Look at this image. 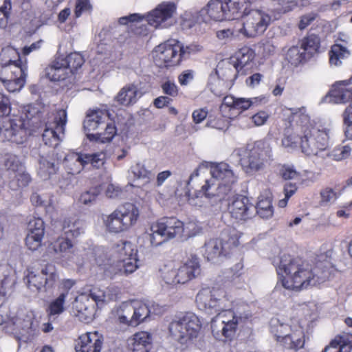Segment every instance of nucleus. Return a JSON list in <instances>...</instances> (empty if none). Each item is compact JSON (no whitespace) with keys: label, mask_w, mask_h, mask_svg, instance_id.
I'll return each instance as SVG.
<instances>
[{"label":"nucleus","mask_w":352,"mask_h":352,"mask_svg":"<svg viewBox=\"0 0 352 352\" xmlns=\"http://www.w3.org/2000/svg\"><path fill=\"white\" fill-rule=\"evenodd\" d=\"M277 284L292 292H300L309 286L316 285L323 280L326 270L309 264L300 257L284 256L281 258L278 269Z\"/></svg>","instance_id":"1"},{"label":"nucleus","mask_w":352,"mask_h":352,"mask_svg":"<svg viewBox=\"0 0 352 352\" xmlns=\"http://www.w3.org/2000/svg\"><path fill=\"white\" fill-rule=\"evenodd\" d=\"M210 168V174L214 179H206L205 184L199 190L193 194H188V202L190 205L201 207L203 204L201 199L206 197L211 199L219 196L221 190L224 188V192L230 191L232 186L236 182L237 177L230 169L227 163H201L190 175L188 184L192 181L194 177H198L199 171L203 168Z\"/></svg>","instance_id":"2"},{"label":"nucleus","mask_w":352,"mask_h":352,"mask_svg":"<svg viewBox=\"0 0 352 352\" xmlns=\"http://www.w3.org/2000/svg\"><path fill=\"white\" fill-rule=\"evenodd\" d=\"M168 333L173 340L188 347L203 340L202 323L192 312L177 316L168 324Z\"/></svg>","instance_id":"3"},{"label":"nucleus","mask_w":352,"mask_h":352,"mask_svg":"<svg viewBox=\"0 0 352 352\" xmlns=\"http://www.w3.org/2000/svg\"><path fill=\"white\" fill-rule=\"evenodd\" d=\"M111 252L113 263H122L123 269H116L113 263H111V258H107L105 263L101 261L99 256L96 258V263L100 267H102L105 273L110 272L111 274H116L119 272L122 274L128 275L138 269V250L131 242L122 240L112 247Z\"/></svg>","instance_id":"4"},{"label":"nucleus","mask_w":352,"mask_h":352,"mask_svg":"<svg viewBox=\"0 0 352 352\" xmlns=\"http://www.w3.org/2000/svg\"><path fill=\"white\" fill-rule=\"evenodd\" d=\"M32 133L31 120L26 114L0 117V140L16 145L26 143Z\"/></svg>","instance_id":"5"},{"label":"nucleus","mask_w":352,"mask_h":352,"mask_svg":"<svg viewBox=\"0 0 352 352\" xmlns=\"http://www.w3.org/2000/svg\"><path fill=\"white\" fill-rule=\"evenodd\" d=\"M239 164L246 173H253L261 170L265 161L272 157V148L264 140L248 144L236 150Z\"/></svg>","instance_id":"6"},{"label":"nucleus","mask_w":352,"mask_h":352,"mask_svg":"<svg viewBox=\"0 0 352 352\" xmlns=\"http://www.w3.org/2000/svg\"><path fill=\"white\" fill-rule=\"evenodd\" d=\"M239 245V236L234 230H223L219 236L207 241L204 246V256L208 261L226 258Z\"/></svg>","instance_id":"7"},{"label":"nucleus","mask_w":352,"mask_h":352,"mask_svg":"<svg viewBox=\"0 0 352 352\" xmlns=\"http://www.w3.org/2000/svg\"><path fill=\"white\" fill-rule=\"evenodd\" d=\"M248 316H238L232 309L222 310L211 320V330L215 339L222 342L232 341L240 323L244 322Z\"/></svg>","instance_id":"8"},{"label":"nucleus","mask_w":352,"mask_h":352,"mask_svg":"<svg viewBox=\"0 0 352 352\" xmlns=\"http://www.w3.org/2000/svg\"><path fill=\"white\" fill-rule=\"evenodd\" d=\"M149 240L153 246L179 236L184 232L183 221L175 217H164L153 223Z\"/></svg>","instance_id":"9"},{"label":"nucleus","mask_w":352,"mask_h":352,"mask_svg":"<svg viewBox=\"0 0 352 352\" xmlns=\"http://www.w3.org/2000/svg\"><path fill=\"white\" fill-rule=\"evenodd\" d=\"M270 332L279 345L285 349L297 351L305 346L304 332L300 329H292L290 325L280 322L278 318L271 320Z\"/></svg>","instance_id":"10"},{"label":"nucleus","mask_w":352,"mask_h":352,"mask_svg":"<svg viewBox=\"0 0 352 352\" xmlns=\"http://www.w3.org/2000/svg\"><path fill=\"white\" fill-rule=\"evenodd\" d=\"M58 278V272L55 265L47 263L40 271L28 270L24 280L30 290L41 293L47 292L54 289Z\"/></svg>","instance_id":"11"},{"label":"nucleus","mask_w":352,"mask_h":352,"mask_svg":"<svg viewBox=\"0 0 352 352\" xmlns=\"http://www.w3.org/2000/svg\"><path fill=\"white\" fill-rule=\"evenodd\" d=\"M201 273L199 257L191 254L179 267L162 270V278L168 285L185 284L195 278Z\"/></svg>","instance_id":"12"},{"label":"nucleus","mask_w":352,"mask_h":352,"mask_svg":"<svg viewBox=\"0 0 352 352\" xmlns=\"http://www.w3.org/2000/svg\"><path fill=\"white\" fill-rule=\"evenodd\" d=\"M28 67L20 58L9 60L0 67V80L9 92L19 91L26 82Z\"/></svg>","instance_id":"13"},{"label":"nucleus","mask_w":352,"mask_h":352,"mask_svg":"<svg viewBox=\"0 0 352 352\" xmlns=\"http://www.w3.org/2000/svg\"><path fill=\"white\" fill-rule=\"evenodd\" d=\"M329 144V130L320 129L316 125L309 124L302 132L300 148L303 153L316 155L319 152L327 148Z\"/></svg>","instance_id":"14"},{"label":"nucleus","mask_w":352,"mask_h":352,"mask_svg":"<svg viewBox=\"0 0 352 352\" xmlns=\"http://www.w3.org/2000/svg\"><path fill=\"white\" fill-rule=\"evenodd\" d=\"M228 301L226 292L221 287H203L197 293L195 302L199 309L210 313L223 310Z\"/></svg>","instance_id":"15"},{"label":"nucleus","mask_w":352,"mask_h":352,"mask_svg":"<svg viewBox=\"0 0 352 352\" xmlns=\"http://www.w3.org/2000/svg\"><path fill=\"white\" fill-rule=\"evenodd\" d=\"M179 40L170 38L155 47L153 58L155 65L160 68L169 69L182 64L179 54Z\"/></svg>","instance_id":"16"},{"label":"nucleus","mask_w":352,"mask_h":352,"mask_svg":"<svg viewBox=\"0 0 352 352\" xmlns=\"http://www.w3.org/2000/svg\"><path fill=\"white\" fill-rule=\"evenodd\" d=\"M270 14L260 10H252L243 16V26L239 32L248 38L263 34L271 23Z\"/></svg>","instance_id":"17"},{"label":"nucleus","mask_w":352,"mask_h":352,"mask_svg":"<svg viewBox=\"0 0 352 352\" xmlns=\"http://www.w3.org/2000/svg\"><path fill=\"white\" fill-rule=\"evenodd\" d=\"M176 10L175 3L162 2L147 14L146 21L155 28H168L172 25V19Z\"/></svg>","instance_id":"18"},{"label":"nucleus","mask_w":352,"mask_h":352,"mask_svg":"<svg viewBox=\"0 0 352 352\" xmlns=\"http://www.w3.org/2000/svg\"><path fill=\"white\" fill-rule=\"evenodd\" d=\"M67 123V112L64 109H59L56 112L52 126H46L43 133V140L46 145L56 147L60 140V135H63Z\"/></svg>","instance_id":"19"},{"label":"nucleus","mask_w":352,"mask_h":352,"mask_svg":"<svg viewBox=\"0 0 352 352\" xmlns=\"http://www.w3.org/2000/svg\"><path fill=\"white\" fill-rule=\"evenodd\" d=\"M228 210L232 218L246 221L254 216L255 206L248 197L240 195L234 197L229 203Z\"/></svg>","instance_id":"20"},{"label":"nucleus","mask_w":352,"mask_h":352,"mask_svg":"<svg viewBox=\"0 0 352 352\" xmlns=\"http://www.w3.org/2000/svg\"><path fill=\"white\" fill-rule=\"evenodd\" d=\"M283 121L286 129H292L298 131V129L300 128L301 133L305 128L311 124L310 118L304 107L286 109L283 113Z\"/></svg>","instance_id":"21"},{"label":"nucleus","mask_w":352,"mask_h":352,"mask_svg":"<svg viewBox=\"0 0 352 352\" xmlns=\"http://www.w3.org/2000/svg\"><path fill=\"white\" fill-rule=\"evenodd\" d=\"M45 223L40 217H34L28 223V232L25 239L26 247L31 251L38 250L45 235Z\"/></svg>","instance_id":"22"},{"label":"nucleus","mask_w":352,"mask_h":352,"mask_svg":"<svg viewBox=\"0 0 352 352\" xmlns=\"http://www.w3.org/2000/svg\"><path fill=\"white\" fill-rule=\"evenodd\" d=\"M255 51L248 46H243L235 52L233 67L242 76H246L253 71L255 65Z\"/></svg>","instance_id":"23"},{"label":"nucleus","mask_w":352,"mask_h":352,"mask_svg":"<svg viewBox=\"0 0 352 352\" xmlns=\"http://www.w3.org/2000/svg\"><path fill=\"white\" fill-rule=\"evenodd\" d=\"M103 344V336L98 331L86 332L76 340V352H100Z\"/></svg>","instance_id":"24"},{"label":"nucleus","mask_w":352,"mask_h":352,"mask_svg":"<svg viewBox=\"0 0 352 352\" xmlns=\"http://www.w3.org/2000/svg\"><path fill=\"white\" fill-rule=\"evenodd\" d=\"M111 113L107 109H97L89 111L83 122V127L86 132L103 129L105 122L110 118Z\"/></svg>","instance_id":"25"},{"label":"nucleus","mask_w":352,"mask_h":352,"mask_svg":"<svg viewBox=\"0 0 352 352\" xmlns=\"http://www.w3.org/2000/svg\"><path fill=\"white\" fill-rule=\"evenodd\" d=\"M135 317L132 320V324L137 327L144 322L151 314H157L160 312L161 307L150 300H134Z\"/></svg>","instance_id":"26"},{"label":"nucleus","mask_w":352,"mask_h":352,"mask_svg":"<svg viewBox=\"0 0 352 352\" xmlns=\"http://www.w3.org/2000/svg\"><path fill=\"white\" fill-rule=\"evenodd\" d=\"M128 347L131 352H150L153 347V339L151 333L139 331L128 339Z\"/></svg>","instance_id":"27"},{"label":"nucleus","mask_w":352,"mask_h":352,"mask_svg":"<svg viewBox=\"0 0 352 352\" xmlns=\"http://www.w3.org/2000/svg\"><path fill=\"white\" fill-rule=\"evenodd\" d=\"M116 211L127 230L137 223L140 217L139 208L132 203H124L117 208Z\"/></svg>","instance_id":"28"},{"label":"nucleus","mask_w":352,"mask_h":352,"mask_svg":"<svg viewBox=\"0 0 352 352\" xmlns=\"http://www.w3.org/2000/svg\"><path fill=\"white\" fill-rule=\"evenodd\" d=\"M321 38L318 34L308 32L298 41V45L310 59L321 52Z\"/></svg>","instance_id":"29"},{"label":"nucleus","mask_w":352,"mask_h":352,"mask_svg":"<svg viewBox=\"0 0 352 352\" xmlns=\"http://www.w3.org/2000/svg\"><path fill=\"white\" fill-rule=\"evenodd\" d=\"M224 5L223 0H210L201 12L202 14H207L208 19L213 21H222L228 20Z\"/></svg>","instance_id":"30"},{"label":"nucleus","mask_w":352,"mask_h":352,"mask_svg":"<svg viewBox=\"0 0 352 352\" xmlns=\"http://www.w3.org/2000/svg\"><path fill=\"white\" fill-rule=\"evenodd\" d=\"M83 153L70 152L66 155L63 160V166L68 174L80 173L85 167Z\"/></svg>","instance_id":"31"},{"label":"nucleus","mask_w":352,"mask_h":352,"mask_svg":"<svg viewBox=\"0 0 352 352\" xmlns=\"http://www.w3.org/2000/svg\"><path fill=\"white\" fill-rule=\"evenodd\" d=\"M139 90L138 86L133 83L123 87L115 96L114 100L120 105L130 106L138 100Z\"/></svg>","instance_id":"32"},{"label":"nucleus","mask_w":352,"mask_h":352,"mask_svg":"<svg viewBox=\"0 0 352 352\" xmlns=\"http://www.w3.org/2000/svg\"><path fill=\"white\" fill-rule=\"evenodd\" d=\"M85 63L82 55L78 52H72L68 55L56 57V65H63L66 70L74 74Z\"/></svg>","instance_id":"33"},{"label":"nucleus","mask_w":352,"mask_h":352,"mask_svg":"<svg viewBox=\"0 0 352 352\" xmlns=\"http://www.w3.org/2000/svg\"><path fill=\"white\" fill-rule=\"evenodd\" d=\"M228 20L243 16L249 6L248 0H223Z\"/></svg>","instance_id":"34"},{"label":"nucleus","mask_w":352,"mask_h":352,"mask_svg":"<svg viewBox=\"0 0 352 352\" xmlns=\"http://www.w3.org/2000/svg\"><path fill=\"white\" fill-rule=\"evenodd\" d=\"M84 222L76 217L65 218L63 222L64 235L76 239L84 232Z\"/></svg>","instance_id":"35"},{"label":"nucleus","mask_w":352,"mask_h":352,"mask_svg":"<svg viewBox=\"0 0 352 352\" xmlns=\"http://www.w3.org/2000/svg\"><path fill=\"white\" fill-rule=\"evenodd\" d=\"M103 223L109 232L118 234L127 231L116 210L103 218Z\"/></svg>","instance_id":"36"},{"label":"nucleus","mask_w":352,"mask_h":352,"mask_svg":"<svg viewBox=\"0 0 352 352\" xmlns=\"http://www.w3.org/2000/svg\"><path fill=\"white\" fill-rule=\"evenodd\" d=\"M110 122H105L104 131L103 132H96V133L87 134L90 140L95 139L103 143L109 142L113 140L117 133V129L115 125L114 121L110 117L109 119Z\"/></svg>","instance_id":"37"},{"label":"nucleus","mask_w":352,"mask_h":352,"mask_svg":"<svg viewBox=\"0 0 352 352\" xmlns=\"http://www.w3.org/2000/svg\"><path fill=\"white\" fill-rule=\"evenodd\" d=\"M65 294H60L55 299L52 300L46 309V313L49 320H54L56 317L63 314L65 311Z\"/></svg>","instance_id":"38"},{"label":"nucleus","mask_w":352,"mask_h":352,"mask_svg":"<svg viewBox=\"0 0 352 352\" xmlns=\"http://www.w3.org/2000/svg\"><path fill=\"white\" fill-rule=\"evenodd\" d=\"M350 52L346 47L335 43L331 45L329 52V63L336 66L340 65L342 63V60L347 58Z\"/></svg>","instance_id":"39"},{"label":"nucleus","mask_w":352,"mask_h":352,"mask_svg":"<svg viewBox=\"0 0 352 352\" xmlns=\"http://www.w3.org/2000/svg\"><path fill=\"white\" fill-rule=\"evenodd\" d=\"M120 309L122 313L118 317L119 322L127 326L135 327V325L132 324V320L135 317L134 300L123 302Z\"/></svg>","instance_id":"40"},{"label":"nucleus","mask_w":352,"mask_h":352,"mask_svg":"<svg viewBox=\"0 0 352 352\" xmlns=\"http://www.w3.org/2000/svg\"><path fill=\"white\" fill-rule=\"evenodd\" d=\"M73 240L68 236H58L53 243H52V248L56 254H67L72 252L74 248Z\"/></svg>","instance_id":"41"},{"label":"nucleus","mask_w":352,"mask_h":352,"mask_svg":"<svg viewBox=\"0 0 352 352\" xmlns=\"http://www.w3.org/2000/svg\"><path fill=\"white\" fill-rule=\"evenodd\" d=\"M67 72L63 65H56V58L52 63L46 68V76L51 81H60L67 78Z\"/></svg>","instance_id":"42"},{"label":"nucleus","mask_w":352,"mask_h":352,"mask_svg":"<svg viewBox=\"0 0 352 352\" xmlns=\"http://www.w3.org/2000/svg\"><path fill=\"white\" fill-rule=\"evenodd\" d=\"M255 212L262 218L271 217L274 212L272 199L270 197H259L255 206Z\"/></svg>","instance_id":"43"},{"label":"nucleus","mask_w":352,"mask_h":352,"mask_svg":"<svg viewBox=\"0 0 352 352\" xmlns=\"http://www.w3.org/2000/svg\"><path fill=\"white\" fill-rule=\"evenodd\" d=\"M216 73L219 78L232 82H234L239 76H242L238 73V70L232 68L230 64L219 65Z\"/></svg>","instance_id":"44"},{"label":"nucleus","mask_w":352,"mask_h":352,"mask_svg":"<svg viewBox=\"0 0 352 352\" xmlns=\"http://www.w3.org/2000/svg\"><path fill=\"white\" fill-rule=\"evenodd\" d=\"M58 166L54 162L42 157L39 161L38 174L43 179H48L52 175L56 173Z\"/></svg>","instance_id":"45"},{"label":"nucleus","mask_w":352,"mask_h":352,"mask_svg":"<svg viewBox=\"0 0 352 352\" xmlns=\"http://www.w3.org/2000/svg\"><path fill=\"white\" fill-rule=\"evenodd\" d=\"M85 166L91 164L94 168H100L102 167L107 160V153L104 151H100L93 153H83Z\"/></svg>","instance_id":"46"},{"label":"nucleus","mask_w":352,"mask_h":352,"mask_svg":"<svg viewBox=\"0 0 352 352\" xmlns=\"http://www.w3.org/2000/svg\"><path fill=\"white\" fill-rule=\"evenodd\" d=\"M299 46H292L286 54V58L292 65H298L307 61L309 58L305 52H300Z\"/></svg>","instance_id":"47"},{"label":"nucleus","mask_w":352,"mask_h":352,"mask_svg":"<svg viewBox=\"0 0 352 352\" xmlns=\"http://www.w3.org/2000/svg\"><path fill=\"white\" fill-rule=\"evenodd\" d=\"M287 129L282 139V145L285 148L292 149L296 148L298 146L300 147V138L302 135L296 134L292 129L291 131L289 129Z\"/></svg>","instance_id":"48"},{"label":"nucleus","mask_w":352,"mask_h":352,"mask_svg":"<svg viewBox=\"0 0 352 352\" xmlns=\"http://www.w3.org/2000/svg\"><path fill=\"white\" fill-rule=\"evenodd\" d=\"M31 180V177L28 173H19L16 174L14 179L10 182L9 186L12 190H17L28 186Z\"/></svg>","instance_id":"49"},{"label":"nucleus","mask_w":352,"mask_h":352,"mask_svg":"<svg viewBox=\"0 0 352 352\" xmlns=\"http://www.w3.org/2000/svg\"><path fill=\"white\" fill-rule=\"evenodd\" d=\"M179 48H182L179 52L182 63L186 59H188L190 56L194 55L201 51L202 47L199 45L190 43L185 45L183 43L179 41Z\"/></svg>","instance_id":"50"},{"label":"nucleus","mask_w":352,"mask_h":352,"mask_svg":"<svg viewBox=\"0 0 352 352\" xmlns=\"http://www.w3.org/2000/svg\"><path fill=\"white\" fill-rule=\"evenodd\" d=\"M278 175L284 180L299 179L301 177L300 173L293 166L287 164L280 165Z\"/></svg>","instance_id":"51"},{"label":"nucleus","mask_w":352,"mask_h":352,"mask_svg":"<svg viewBox=\"0 0 352 352\" xmlns=\"http://www.w3.org/2000/svg\"><path fill=\"white\" fill-rule=\"evenodd\" d=\"M274 10L278 14H285L297 6L296 0H272Z\"/></svg>","instance_id":"52"},{"label":"nucleus","mask_w":352,"mask_h":352,"mask_svg":"<svg viewBox=\"0 0 352 352\" xmlns=\"http://www.w3.org/2000/svg\"><path fill=\"white\" fill-rule=\"evenodd\" d=\"M93 10V6L91 0H76L74 8V16L79 18L83 13H91Z\"/></svg>","instance_id":"53"},{"label":"nucleus","mask_w":352,"mask_h":352,"mask_svg":"<svg viewBox=\"0 0 352 352\" xmlns=\"http://www.w3.org/2000/svg\"><path fill=\"white\" fill-rule=\"evenodd\" d=\"M15 285V280L9 274H5L0 280V296H6L10 292Z\"/></svg>","instance_id":"54"},{"label":"nucleus","mask_w":352,"mask_h":352,"mask_svg":"<svg viewBox=\"0 0 352 352\" xmlns=\"http://www.w3.org/2000/svg\"><path fill=\"white\" fill-rule=\"evenodd\" d=\"M184 232L180 237L188 239L196 236L201 231V228L193 221H189L186 223L183 222Z\"/></svg>","instance_id":"55"},{"label":"nucleus","mask_w":352,"mask_h":352,"mask_svg":"<svg viewBox=\"0 0 352 352\" xmlns=\"http://www.w3.org/2000/svg\"><path fill=\"white\" fill-rule=\"evenodd\" d=\"M344 122L346 125L345 136L348 140H352V104L344 112Z\"/></svg>","instance_id":"56"},{"label":"nucleus","mask_w":352,"mask_h":352,"mask_svg":"<svg viewBox=\"0 0 352 352\" xmlns=\"http://www.w3.org/2000/svg\"><path fill=\"white\" fill-rule=\"evenodd\" d=\"M133 173L137 178L146 179V182H148L154 176L151 171L147 170L144 165L140 164H137L133 167Z\"/></svg>","instance_id":"57"},{"label":"nucleus","mask_w":352,"mask_h":352,"mask_svg":"<svg viewBox=\"0 0 352 352\" xmlns=\"http://www.w3.org/2000/svg\"><path fill=\"white\" fill-rule=\"evenodd\" d=\"M4 165L7 169L15 172L19 170L21 163L16 155L8 153L5 155Z\"/></svg>","instance_id":"58"},{"label":"nucleus","mask_w":352,"mask_h":352,"mask_svg":"<svg viewBox=\"0 0 352 352\" xmlns=\"http://www.w3.org/2000/svg\"><path fill=\"white\" fill-rule=\"evenodd\" d=\"M11 110V102L9 97L0 93V117H8Z\"/></svg>","instance_id":"59"},{"label":"nucleus","mask_w":352,"mask_h":352,"mask_svg":"<svg viewBox=\"0 0 352 352\" xmlns=\"http://www.w3.org/2000/svg\"><path fill=\"white\" fill-rule=\"evenodd\" d=\"M162 92L168 97L176 98L179 95V88L174 82L166 80L161 85Z\"/></svg>","instance_id":"60"},{"label":"nucleus","mask_w":352,"mask_h":352,"mask_svg":"<svg viewBox=\"0 0 352 352\" xmlns=\"http://www.w3.org/2000/svg\"><path fill=\"white\" fill-rule=\"evenodd\" d=\"M261 98H254L251 99H245L243 98H236L234 109L240 110L241 111L248 109L254 103L258 101L261 102Z\"/></svg>","instance_id":"61"},{"label":"nucleus","mask_w":352,"mask_h":352,"mask_svg":"<svg viewBox=\"0 0 352 352\" xmlns=\"http://www.w3.org/2000/svg\"><path fill=\"white\" fill-rule=\"evenodd\" d=\"M318 17V14L314 12H310L304 14L300 17V21L298 24V28L300 30L306 29Z\"/></svg>","instance_id":"62"},{"label":"nucleus","mask_w":352,"mask_h":352,"mask_svg":"<svg viewBox=\"0 0 352 352\" xmlns=\"http://www.w3.org/2000/svg\"><path fill=\"white\" fill-rule=\"evenodd\" d=\"M98 194L99 192L96 188L90 189L81 194L80 201L85 205L91 204L96 200Z\"/></svg>","instance_id":"63"},{"label":"nucleus","mask_w":352,"mask_h":352,"mask_svg":"<svg viewBox=\"0 0 352 352\" xmlns=\"http://www.w3.org/2000/svg\"><path fill=\"white\" fill-rule=\"evenodd\" d=\"M346 346H347V344L345 342L333 340L322 352H343Z\"/></svg>","instance_id":"64"}]
</instances>
